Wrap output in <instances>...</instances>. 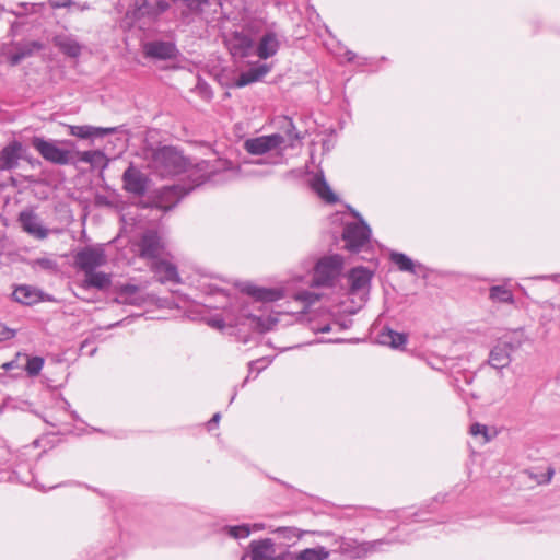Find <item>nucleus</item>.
<instances>
[{
	"label": "nucleus",
	"mask_w": 560,
	"mask_h": 560,
	"mask_svg": "<svg viewBox=\"0 0 560 560\" xmlns=\"http://www.w3.org/2000/svg\"><path fill=\"white\" fill-rule=\"evenodd\" d=\"M59 143L74 144L72 141H58L55 139H46L42 136H34L30 139V144L45 161L55 165H68L73 163L74 152L60 148L58 145Z\"/></svg>",
	"instance_id": "nucleus-1"
},
{
	"label": "nucleus",
	"mask_w": 560,
	"mask_h": 560,
	"mask_svg": "<svg viewBox=\"0 0 560 560\" xmlns=\"http://www.w3.org/2000/svg\"><path fill=\"white\" fill-rule=\"evenodd\" d=\"M152 163L162 176L177 175L188 170L189 161L174 147H161L152 154Z\"/></svg>",
	"instance_id": "nucleus-2"
},
{
	"label": "nucleus",
	"mask_w": 560,
	"mask_h": 560,
	"mask_svg": "<svg viewBox=\"0 0 560 560\" xmlns=\"http://www.w3.org/2000/svg\"><path fill=\"white\" fill-rule=\"evenodd\" d=\"M343 259L340 255L320 258L315 266L314 281L318 287H332L342 270Z\"/></svg>",
	"instance_id": "nucleus-3"
},
{
	"label": "nucleus",
	"mask_w": 560,
	"mask_h": 560,
	"mask_svg": "<svg viewBox=\"0 0 560 560\" xmlns=\"http://www.w3.org/2000/svg\"><path fill=\"white\" fill-rule=\"evenodd\" d=\"M354 215L359 218V222L346 224L342 231V240L349 252L359 253L370 241L371 229L359 213H354Z\"/></svg>",
	"instance_id": "nucleus-4"
},
{
	"label": "nucleus",
	"mask_w": 560,
	"mask_h": 560,
	"mask_svg": "<svg viewBox=\"0 0 560 560\" xmlns=\"http://www.w3.org/2000/svg\"><path fill=\"white\" fill-rule=\"evenodd\" d=\"M521 338L499 341L490 351L488 363L498 370H502L511 363V353L522 346Z\"/></svg>",
	"instance_id": "nucleus-5"
},
{
	"label": "nucleus",
	"mask_w": 560,
	"mask_h": 560,
	"mask_svg": "<svg viewBox=\"0 0 560 560\" xmlns=\"http://www.w3.org/2000/svg\"><path fill=\"white\" fill-rule=\"evenodd\" d=\"M191 190L192 187H186L180 184L164 186L159 190L153 206L164 211L172 210Z\"/></svg>",
	"instance_id": "nucleus-6"
},
{
	"label": "nucleus",
	"mask_w": 560,
	"mask_h": 560,
	"mask_svg": "<svg viewBox=\"0 0 560 560\" xmlns=\"http://www.w3.org/2000/svg\"><path fill=\"white\" fill-rule=\"evenodd\" d=\"M121 180L122 188L136 197L144 196L150 183L148 175L132 163L125 170Z\"/></svg>",
	"instance_id": "nucleus-7"
},
{
	"label": "nucleus",
	"mask_w": 560,
	"mask_h": 560,
	"mask_svg": "<svg viewBox=\"0 0 560 560\" xmlns=\"http://www.w3.org/2000/svg\"><path fill=\"white\" fill-rule=\"evenodd\" d=\"M75 266L84 273L95 270L106 264V255L103 248L84 247L74 256Z\"/></svg>",
	"instance_id": "nucleus-8"
},
{
	"label": "nucleus",
	"mask_w": 560,
	"mask_h": 560,
	"mask_svg": "<svg viewBox=\"0 0 560 560\" xmlns=\"http://www.w3.org/2000/svg\"><path fill=\"white\" fill-rule=\"evenodd\" d=\"M42 49V44L38 42H27L24 44L4 45L1 48V57L5 59L9 66H16L22 59L31 56L33 52Z\"/></svg>",
	"instance_id": "nucleus-9"
},
{
	"label": "nucleus",
	"mask_w": 560,
	"mask_h": 560,
	"mask_svg": "<svg viewBox=\"0 0 560 560\" xmlns=\"http://www.w3.org/2000/svg\"><path fill=\"white\" fill-rule=\"evenodd\" d=\"M284 142L283 136L272 133L269 136H261L253 139H247L244 142L245 150L253 155H261L273 149L279 148Z\"/></svg>",
	"instance_id": "nucleus-10"
},
{
	"label": "nucleus",
	"mask_w": 560,
	"mask_h": 560,
	"mask_svg": "<svg viewBox=\"0 0 560 560\" xmlns=\"http://www.w3.org/2000/svg\"><path fill=\"white\" fill-rule=\"evenodd\" d=\"M21 159H26V150L20 141L13 140L0 151V172L15 170Z\"/></svg>",
	"instance_id": "nucleus-11"
},
{
	"label": "nucleus",
	"mask_w": 560,
	"mask_h": 560,
	"mask_svg": "<svg viewBox=\"0 0 560 560\" xmlns=\"http://www.w3.org/2000/svg\"><path fill=\"white\" fill-rule=\"evenodd\" d=\"M225 45L234 57H249L253 56L255 45L247 35L242 32H233L225 36Z\"/></svg>",
	"instance_id": "nucleus-12"
},
{
	"label": "nucleus",
	"mask_w": 560,
	"mask_h": 560,
	"mask_svg": "<svg viewBox=\"0 0 560 560\" xmlns=\"http://www.w3.org/2000/svg\"><path fill=\"white\" fill-rule=\"evenodd\" d=\"M140 257L148 259L158 258L164 246L162 244L161 237L156 231L149 230L144 232L138 243Z\"/></svg>",
	"instance_id": "nucleus-13"
},
{
	"label": "nucleus",
	"mask_w": 560,
	"mask_h": 560,
	"mask_svg": "<svg viewBox=\"0 0 560 560\" xmlns=\"http://www.w3.org/2000/svg\"><path fill=\"white\" fill-rule=\"evenodd\" d=\"M196 173L199 174L200 184L213 180L221 171L232 170V162L228 160H214L213 162L201 160L196 163ZM199 185V183L197 184Z\"/></svg>",
	"instance_id": "nucleus-14"
},
{
	"label": "nucleus",
	"mask_w": 560,
	"mask_h": 560,
	"mask_svg": "<svg viewBox=\"0 0 560 560\" xmlns=\"http://www.w3.org/2000/svg\"><path fill=\"white\" fill-rule=\"evenodd\" d=\"M19 222L27 234L44 240L48 236V230L40 223L38 215L33 210H24L19 214Z\"/></svg>",
	"instance_id": "nucleus-15"
},
{
	"label": "nucleus",
	"mask_w": 560,
	"mask_h": 560,
	"mask_svg": "<svg viewBox=\"0 0 560 560\" xmlns=\"http://www.w3.org/2000/svg\"><path fill=\"white\" fill-rule=\"evenodd\" d=\"M242 292L260 302H275L283 296L282 291L279 289L262 288L252 283L244 284Z\"/></svg>",
	"instance_id": "nucleus-16"
},
{
	"label": "nucleus",
	"mask_w": 560,
	"mask_h": 560,
	"mask_svg": "<svg viewBox=\"0 0 560 560\" xmlns=\"http://www.w3.org/2000/svg\"><path fill=\"white\" fill-rule=\"evenodd\" d=\"M152 271L158 277L159 281L162 283L180 282L179 275L177 272V267L163 259L155 260L151 266Z\"/></svg>",
	"instance_id": "nucleus-17"
},
{
	"label": "nucleus",
	"mask_w": 560,
	"mask_h": 560,
	"mask_svg": "<svg viewBox=\"0 0 560 560\" xmlns=\"http://www.w3.org/2000/svg\"><path fill=\"white\" fill-rule=\"evenodd\" d=\"M69 135L80 138V139H90V138H102L107 135L115 133L117 131L116 127L103 128V127H93L89 125L83 126H68Z\"/></svg>",
	"instance_id": "nucleus-18"
},
{
	"label": "nucleus",
	"mask_w": 560,
	"mask_h": 560,
	"mask_svg": "<svg viewBox=\"0 0 560 560\" xmlns=\"http://www.w3.org/2000/svg\"><path fill=\"white\" fill-rule=\"evenodd\" d=\"M140 288L136 284H122L117 288L115 302L119 304H129L140 306L144 303V298L139 294Z\"/></svg>",
	"instance_id": "nucleus-19"
},
{
	"label": "nucleus",
	"mask_w": 560,
	"mask_h": 560,
	"mask_svg": "<svg viewBox=\"0 0 560 560\" xmlns=\"http://www.w3.org/2000/svg\"><path fill=\"white\" fill-rule=\"evenodd\" d=\"M372 273L365 267L352 268L348 273L349 290L357 293L370 285Z\"/></svg>",
	"instance_id": "nucleus-20"
},
{
	"label": "nucleus",
	"mask_w": 560,
	"mask_h": 560,
	"mask_svg": "<svg viewBox=\"0 0 560 560\" xmlns=\"http://www.w3.org/2000/svg\"><path fill=\"white\" fill-rule=\"evenodd\" d=\"M147 56L158 59H171L176 55L174 44L167 42H153L144 46Z\"/></svg>",
	"instance_id": "nucleus-21"
},
{
	"label": "nucleus",
	"mask_w": 560,
	"mask_h": 560,
	"mask_svg": "<svg viewBox=\"0 0 560 560\" xmlns=\"http://www.w3.org/2000/svg\"><path fill=\"white\" fill-rule=\"evenodd\" d=\"M15 302L23 305H33L43 300L42 292L31 285H19L12 293Z\"/></svg>",
	"instance_id": "nucleus-22"
},
{
	"label": "nucleus",
	"mask_w": 560,
	"mask_h": 560,
	"mask_svg": "<svg viewBox=\"0 0 560 560\" xmlns=\"http://www.w3.org/2000/svg\"><path fill=\"white\" fill-rule=\"evenodd\" d=\"M279 48V40L273 33L265 34L257 46H255L254 55L260 59H267L273 56Z\"/></svg>",
	"instance_id": "nucleus-23"
},
{
	"label": "nucleus",
	"mask_w": 560,
	"mask_h": 560,
	"mask_svg": "<svg viewBox=\"0 0 560 560\" xmlns=\"http://www.w3.org/2000/svg\"><path fill=\"white\" fill-rule=\"evenodd\" d=\"M252 560H273V541L270 538L250 542Z\"/></svg>",
	"instance_id": "nucleus-24"
},
{
	"label": "nucleus",
	"mask_w": 560,
	"mask_h": 560,
	"mask_svg": "<svg viewBox=\"0 0 560 560\" xmlns=\"http://www.w3.org/2000/svg\"><path fill=\"white\" fill-rule=\"evenodd\" d=\"M110 275L96 270L85 273V279L83 281V287L94 288L97 290H106L110 287Z\"/></svg>",
	"instance_id": "nucleus-25"
},
{
	"label": "nucleus",
	"mask_w": 560,
	"mask_h": 560,
	"mask_svg": "<svg viewBox=\"0 0 560 560\" xmlns=\"http://www.w3.org/2000/svg\"><path fill=\"white\" fill-rule=\"evenodd\" d=\"M312 188L323 200L328 203H335L338 200V197L330 189V186L322 174L315 175L312 182Z\"/></svg>",
	"instance_id": "nucleus-26"
},
{
	"label": "nucleus",
	"mask_w": 560,
	"mask_h": 560,
	"mask_svg": "<svg viewBox=\"0 0 560 560\" xmlns=\"http://www.w3.org/2000/svg\"><path fill=\"white\" fill-rule=\"evenodd\" d=\"M380 342L383 345H388L394 349H398L406 345L407 335L404 332H397L388 327H384L378 335Z\"/></svg>",
	"instance_id": "nucleus-27"
},
{
	"label": "nucleus",
	"mask_w": 560,
	"mask_h": 560,
	"mask_svg": "<svg viewBox=\"0 0 560 560\" xmlns=\"http://www.w3.org/2000/svg\"><path fill=\"white\" fill-rule=\"evenodd\" d=\"M55 44L63 54L70 57H77L81 51V46L69 36L55 37Z\"/></svg>",
	"instance_id": "nucleus-28"
},
{
	"label": "nucleus",
	"mask_w": 560,
	"mask_h": 560,
	"mask_svg": "<svg viewBox=\"0 0 560 560\" xmlns=\"http://www.w3.org/2000/svg\"><path fill=\"white\" fill-rule=\"evenodd\" d=\"M389 259L395 264L400 271L410 272L416 275V264L406 254L399 252H392Z\"/></svg>",
	"instance_id": "nucleus-29"
},
{
	"label": "nucleus",
	"mask_w": 560,
	"mask_h": 560,
	"mask_svg": "<svg viewBox=\"0 0 560 560\" xmlns=\"http://www.w3.org/2000/svg\"><path fill=\"white\" fill-rule=\"evenodd\" d=\"M489 298L493 302L499 303H508L513 304L514 303V295L510 289H508L505 285H493L490 288Z\"/></svg>",
	"instance_id": "nucleus-30"
},
{
	"label": "nucleus",
	"mask_w": 560,
	"mask_h": 560,
	"mask_svg": "<svg viewBox=\"0 0 560 560\" xmlns=\"http://www.w3.org/2000/svg\"><path fill=\"white\" fill-rule=\"evenodd\" d=\"M332 552H340L343 555H358V547L355 546V541L351 539H346L343 537L334 538L332 542Z\"/></svg>",
	"instance_id": "nucleus-31"
},
{
	"label": "nucleus",
	"mask_w": 560,
	"mask_h": 560,
	"mask_svg": "<svg viewBox=\"0 0 560 560\" xmlns=\"http://www.w3.org/2000/svg\"><path fill=\"white\" fill-rule=\"evenodd\" d=\"M135 5L137 7L139 15L152 14L154 16L161 14L166 11L170 7V3L166 0H158L156 8L153 12L149 10V5L147 0H135Z\"/></svg>",
	"instance_id": "nucleus-32"
},
{
	"label": "nucleus",
	"mask_w": 560,
	"mask_h": 560,
	"mask_svg": "<svg viewBox=\"0 0 560 560\" xmlns=\"http://www.w3.org/2000/svg\"><path fill=\"white\" fill-rule=\"evenodd\" d=\"M330 551L323 546L307 548L296 555V560H326Z\"/></svg>",
	"instance_id": "nucleus-33"
},
{
	"label": "nucleus",
	"mask_w": 560,
	"mask_h": 560,
	"mask_svg": "<svg viewBox=\"0 0 560 560\" xmlns=\"http://www.w3.org/2000/svg\"><path fill=\"white\" fill-rule=\"evenodd\" d=\"M268 72H240V77L234 82L235 88H243L250 83L261 81Z\"/></svg>",
	"instance_id": "nucleus-34"
},
{
	"label": "nucleus",
	"mask_w": 560,
	"mask_h": 560,
	"mask_svg": "<svg viewBox=\"0 0 560 560\" xmlns=\"http://www.w3.org/2000/svg\"><path fill=\"white\" fill-rule=\"evenodd\" d=\"M26 357V365H25V371L27 373L28 376L31 377H34V376H37L43 366H44V359L42 357H28V355H25Z\"/></svg>",
	"instance_id": "nucleus-35"
},
{
	"label": "nucleus",
	"mask_w": 560,
	"mask_h": 560,
	"mask_svg": "<svg viewBox=\"0 0 560 560\" xmlns=\"http://www.w3.org/2000/svg\"><path fill=\"white\" fill-rule=\"evenodd\" d=\"M174 2L185 5L188 12H202L206 5L215 2V0H174Z\"/></svg>",
	"instance_id": "nucleus-36"
},
{
	"label": "nucleus",
	"mask_w": 560,
	"mask_h": 560,
	"mask_svg": "<svg viewBox=\"0 0 560 560\" xmlns=\"http://www.w3.org/2000/svg\"><path fill=\"white\" fill-rule=\"evenodd\" d=\"M196 90L198 94L205 100H210L212 97L211 88L200 77H197Z\"/></svg>",
	"instance_id": "nucleus-37"
},
{
	"label": "nucleus",
	"mask_w": 560,
	"mask_h": 560,
	"mask_svg": "<svg viewBox=\"0 0 560 560\" xmlns=\"http://www.w3.org/2000/svg\"><path fill=\"white\" fill-rule=\"evenodd\" d=\"M230 536L234 538H246L249 536L250 530L247 525L232 526L229 528Z\"/></svg>",
	"instance_id": "nucleus-38"
},
{
	"label": "nucleus",
	"mask_w": 560,
	"mask_h": 560,
	"mask_svg": "<svg viewBox=\"0 0 560 560\" xmlns=\"http://www.w3.org/2000/svg\"><path fill=\"white\" fill-rule=\"evenodd\" d=\"M469 432L474 436H477L479 434L483 435L485 436V441H489L490 440V438L488 436V428L485 424H481V423H478V422L472 423L470 425Z\"/></svg>",
	"instance_id": "nucleus-39"
},
{
	"label": "nucleus",
	"mask_w": 560,
	"mask_h": 560,
	"mask_svg": "<svg viewBox=\"0 0 560 560\" xmlns=\"http://www.w3.org/2000/svg\"><path fill=\"white\" fill-rule=\"evenodd\" d=\"M74 154H79V152H74ZM96 158H103V153L101 151H84L80 153V160L86 163H93Z\"/></svg>",
	"instance_id": "nucleus-40"
},
{
	"label": "nucleus",
	"mask_w": 560,
	"mask_h": 560,
	"mask_svg": "<svg viewBox=\"0 0 560 560\" xmlns=\"http://www.w3.org/2000/svg\"><path fill=\"white\" fill-rule=\"evenodd\" d=\"M262 361H264L262 359H259V360L250 361V362L248 363V370H249V373H248V375L246 376V378L244 380V382H243V385H242V386H244V385L248 382V380H249V377H250V375H252V373H253V372H256V375L254 376V377H256V376L258 375V373H259L260 371H262V370L266 368V365L258 366V364H259V363H262Z\"/></svg>",
	"instance_id": "nucleus-41"
},
{
	"label": "nucleus",
	"mask_w": 560,
	"mask_h": 560,
	"mask_svg": "<svg viewBox=\"0 0 560 560\" xmlns=\"http://www.w3.org/2000/svg\"><path fill=\"white\" fill-rule=\"evenodd\" d=\"M36 262L40 268L45 270L55 271L57 269V262L50 258H39Z\"/></svg>",
	"instance_id": "nucleus-42"
},
{
	"label": "nucleus",
	"mask_w": 560,
	"mask_h": 560,
	"mask_svg": "<svg viewBox=\"0 0 560 560\" xmlns=\"http://www.w3.org/2000/svg\"><path fill=\"white\" fill-rule=\"evenodd\" d=\"M334 54L340 59H346L348 61H351L354 58V54L350 50H348L345 47H338L337 50L334 51Z\"/></svg>",
	"instance_id": "nucleus-43"
},
{
	"label": "nucleus",
	"mask_w": 560,
	"mask_h": 560,
	"mask_svg": "<svg viewBox=\"0 0 560 560\" xmlns=\"http://www.w3.org/2000/svg\"><path fill=\"white\" fill-rule=\"evenodd\" d=\"M15 336V330L0 324V341L9 340Z\"/></svg>",
	"instance_id": "nucleus-44"
},
{
	"label": "nucleus",
	"mask_w": 560,
	"mask_h": 560,
	"mask_svg": "<svg viewBox=\"0 0 560 560\" xmlns=\"http://www.w3.org/2000/svg\"><path fill=\"white\" fill-rule=\"evenodd\" d=\"M287 135L290 139H300V135L299 132H296V128L295 126L293 125L292 120L290 119L289 122H288V128H287Z\"/></svg>",
	"instance_id": "nucleus-45"
},
{
	"label": "nucleus",
	"mask_w": 560,
	"mask_h": 560,
	"mask_svg": "<svg viewBox=\"0 0 560 560\" xmlns=\"http://www.w3.org/2000/svg\"><path fill=\"white\" fill-rule=\"evenodd\" d=\"M221 415L219 412L214 413L212 418L208 421V430H212L214 427L218 425L220 421Z\"/></svg>",
	"instance_id": "nucleus-46"
},
{
	"label": "nucleus",
	"mask_w": 560,
	"mask_h": 560,
	"mask_svg": "<svg viewBox=\"0 0 560 560\" xmlns=\"http://www.w3.org/2000/svg\"><path fill=\"white\" fill-rule=\"evenodd\" d=\"M209 324L214 327V328H219V329H222L224 327V320L222 318H211L209 320Z\"/></svg>",
	"instance_id": "nucleus-47"
},
{
	"label": "nucleus",
	"mask_w": 560,
	"mask_h": 560,
	"mask_svg": "<svg viewBox=\"0 0 560 560\" xmlns=\"http://www.w3.org/2000/svg\"><path fill=\"white\" fill-rule=\"evenodd\" d=\"M51 5L56 8L67 7L70 0H50Z\"/></svg>",
	"instance_id": "nucleus-48"
},
{
	"label": "nucleus",
	"mask_w": 560,
	"mask_h": 560,
	"mask_svg": "<svg viewBox=\"0 0 560 560\" xmlns=\"http://www.w3.org/2000/svg\"><path fill=\"white\" fill-rule=\"evenodd\" d=\"M16 365V362L15 361H10V362H7L2 365V368L4 370H12L14 366Z\"/></svg>",
	"instance_id": "nucleus-49"
},
{
	"label": "nucleus",
	"mask_w": 560,
	"mask_h": 560,
	"mask_svg": "<svg viewBox=\"0 0 560 560\" xmlns=\"http://www.w3.org/2000/svg\"><path fill=\"white\" fill-rule=\"evenodd\" d=\"M330 330H331V327H330V325H329V324L324 325V326H322V327H319V328L317 329V331H319V332H329Z\"/></svg>",
	"instance_id": "nucleus-50"
},
{
	"label": "nucleus",
	"mask_w": 560,
	"mask_h": 560,
	"mask_svg": "<svg viewBox=\"0 0 560 560\" xmlns=\"http://www.w3.org/2000/svg\"><path fill=\"white\" fill-rule=\"evenodd\" d=\"M553 474H555V470L552 468H549L547 471V481L551 480Z\"/></svg>",
	"instance_id": "nucleus-51"
},
{
	"label": "nucleus",
	"mask_w": 560,
	"mask_h": 560,
	"mask_svg": "<svg viewBox=\"0 0 560 560\" xmlns=\"http://www.w3.org/2000/svg\"><path fill=\"white\" fill-rule=\"evenodd\" d=\"M121 324H122V320H119V322H116V323H114V324L108 325V326H107V328H108V329H110V328H114V327H118V326H120Z\"/></svg>",
	"instance_id": "nucleus-52"
},
{
	"label": "nucleus",
	"mask_w": 560,
	"mask_h": 560,
	"mask_svg": "<svg viewBox=\"0 0 560 560\" xmlns=\"http://www.w3.org/2000/svg\"><path fill=\"white\" fill-rule=\"evenodd\" d=\"M339 325H340L341 329H347L349 327V324L346 322H342Z\"/></svg>",
	"instance_id": "nucleus-53"
},
{
	"label": "nucleus",
	"mask_w": 560,
	"mask_h": 560,
	"mask_svg": "<svg viewBox=\"0 0 560 560\" xmlns=\"http://www.w3.org/2000/svg\"><path fill=\"white\" fill-rule=\"evenodd\" d=\"M276 322H277L276 319L272 322L270 320V324L265 329H267V330L272 329V325L276 324Z\"/></svg>",
	"instance_id": "nucleus-54"
},
{
	"label": "nucleus",
	"mask_w": 560,
	"mask_h": 560,
	"mask_svg": "<svg viewBox=\"0 0 560 560\" xmlns=\"http://www.w3.org/2000/svg\"><path fill=\"white\" fill-rule=\"evenodd\" d=\"M89 345V340H84L82 343H81V350H83L85 347H88Z\"/></svg>",
	"instance_id": "nucleus-55"
},
{
	"label": "nucleus",
	"mask_w": 560,
	"mask_h": 560,
	"mask_svg": "<svg viewBox=\"0 0 560 560\" xmlns=\"http://www.w3.org/2000/svg\"><path fill=\"white\" fill-rule=\"evenodd\" d=\"M24 160L27 161L28 163L33 164L31 156H28L27 154H26V159H24Z\"/></svg>",
	"instance_id": "nucleus-56"
},
{
	"label": "nucleus",
	"mask_w": 560,
	"mask_h": 560,
	"mask_svg": "<svg viewBox=\"0 0 560 560\" xmlns=\"http://www.w3.org/2000/svg\"><path fill=\"white\" fill-rule=\"evenodd\" d=\"M219 78L224 77L225 72H215Z\"/></svg>",
	"instance_id": "nucleus-57"
},
{
	"label": "nucleus",
	"mask_w": 560,
	"mask_h": 560,
	"mask_svg": "<svg viewBox=\"0 0 560 560\" xmlns=\"http://www.w3.org/2000/svg\"><path fill=\"white\" fill-rule=\"evenodd\" d=\"M320 535H325V536H332V534H331V533H329V532L320 533Z\"/></svg>",
	"instance_id": "nucleus-58"
},
{
	"label": "nucleus",
	"mask_w": 560,
	"mask_h": 560,
	"mask_svg": "<svg viewBox=\"0 0 560 560\" xmlns=\"http://www.w3.org/2000/svg\"><path fill=\"white\" fill-rule=\"evenodd\" d=\"M255 70L262 71V70H267V69L265 67H259V68H256Z\"/></svg>",
	"instance_id": "nucleus-59"
},
{
	"label": "nucleus",
	"mask_w": 560,
	"mask_h": 560,
	"mask_svg": "<svg viewBox=\"0 0 560 560\" xmlns=\"http://www.w3.org/2000/svg\"><path fill=\"white\" fill-rule=\"evenodd\" d=\"M95 351H96V349H92V350L90 351V355H93V354L95 353Z\"/></svg>",
	"instance_id": "nucleus-60"
},
{
	"label": "nucleus",
	"mask_w": 560,
	"mask_h": 560,
	"mask_svg": "<svg viewBox=\"0 0 560 560\" xmlns=\"http://www.w3.org/2000/svg\"><path fill=\"white\" fill-rule=\"evenodd\" d=\"M235 396H236V392L233 394V396L231 398V402L235 399Z\"/></svg>",
	"instance_id": "nucleus-61"
}]
</instances>
